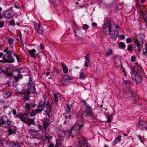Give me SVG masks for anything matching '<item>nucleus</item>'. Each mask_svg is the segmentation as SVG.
Here are the masks:
<instances>
[{
    "label": "nucleus",
    "mask_w": 147,
    "mask_h": 147,
    "mask_svg": "<svg viewBox=\"0 0 147 147\" xmlns=\"http://www.w3.org/2000/svg\"><path fill=\"white\" fill-rule=\"evenodd\" d=\"M82 102L83 103V105L85 106V108L86 109V110L84 111L86 112L90 116L94 117V114H93L92 109L90 105L84 100H82Z\"/></svg>",
    "instance_id": "nucleus-1"
},
{
    "label": "nucleus",
    "mask_w": 147,
    "mask_h": 147,
    "mask_svg": "<svg viewBox=\"0 0 147 147\" xmlns=\"http://www.w3.org/2000/svg\"><path fill=\"white\" fill-rule=\"evenodd\" d=\"M134 43L136 45L134 48V50L137 52H140L141 49L142 48L143 42L142 40L141 39H140L139 40L136 39Z\"/></svg>",
    "instance_id": "nucleus-2"
},
{
    "label": "nucleus",
    "mask_w": 147,
    "mask_h": 147,
    "mask_svg": "<svg viewBox=\"0 0 147 147\" xmlns=\"http://www.w3.org/2000/svg\"><path fill=\"white\" fill-rule=\"evenodd\" d=\"M65 109V113L64 114V115L65 117V120L64 122V124L66 123L67 122V121H69V119H71V112H70V108L67 104Z\"/></svg>",
    "instance_id": "nucleus-3"
},
{
    "label": "nucleus",
    "mask_w": 147,
    "mask_h": 147,
    "mask_svg": "<svg viewBox=\"0 0 147 147\" xmlns=\"http://www.w3.org/2000/svg\"><path fill=\"white\" fill-rule=\"evenodd\" d=\"M135 71H132L131 76L132 79L135 80L136 83L141 82L142 80V75L135 74Z\"/></svg>",
    "instance_id": "nucleus-4"
},
{
    "label": "nucleus",
    "mask_w": 147,
    "mask_h": 147,
    "mask_svg": "<svg viewBox=\"0 0 147 147\" xmlns=\"http://www.w3.org/2000/svg\"><path fill=\"white\" fill-rule=\"evenodd\" d=\"M111 30V27L110 23L108 22H106L103 26V31L104 33L106 35L109 34Z\"/></svg>",
    "instance_id": "nucleus-5"
},
{
    "label": "nucleus",
    "mask_w": 147,
    "mask_h": 147,
    "mask_svg": "<svg viewBox=\"0 0 147 147\" xmlns=\"http://www.w3.org/2000/svg\"><path fill=\"white\" fill-rule=\"evenodd\" d=\"M3 15L5 18L10 19L14 16V14L13 12L11 10H7L4 12Z\"/></svg>",
    "instance_id": "nucleus-6"
},
{
    "label": "nucleus",
    "mask_w": 147,
    "mask_h": 147,
    "mask_svg": "<svg viewBox=\"0 0 147 147\" xmlns=\"http://www.w3.org/2000/svg\"><path fill=\"white\" fill-rule=\"evenodd\" d=\"M3 121L2 125L4 127L8 128L11 127V122L7 119L6 116H4L3 117Z\"/></svg>",
    "instance_id": "nucleus-7"
},
{
    "label": "nucleus",
    "mask_w": 147,
    "mask_h": 147,
    "mask_svg": "<svg viewBox=\"0 0 147 147\" xmlns=\"http://www.w3.org/2000/svg\"><path fill=\"white\" fill-rule=\"evenodd\" d=\"M115 30L113 31L111 30L109 33L110 34V37L112 40H115L117 36V26H115Z\"/></svg>",
    "instance_id": "nucleus-8"
},
{
    "label": "nucleus",
    "mask_w": 147,
    "mask_h": 147,
    "mask_svg": "<svg viewBox=\"0 0 147 147\" xmlns=\"http://www.w3.org/2000/svg\"><path fill=\"white\" fill-rule=\"evenodd\" d=\"M46 98L44 99V102L42 104L39 103L37 107V109L35 110V112L37 113H39L42 111H43L45 107V100Z\"/></svg>",
    "instance_id": "nucleus-9"
},
{
    "label": "nucleus",
    "mask_w": 147,
    "mask_h": 147,
    "mask_svg": "<svg viewBox=\"0 0 147 147\" xmlns=\"http://www.w3.org/2000/svg\"><path fill=\"white\" fill-rule=\"evenodd\" d=\"M78 140V142L80 145L82 144L83 147H90L88 145L87 143L85 141L83 137H76Z\"/></svg>",
    "instance_id": "nucleus-10"
},
{
    "label": "nucleus",
    "mask_w": 147,
    "mask_h": 147,
    "mask_svg": "<svg viewBox=\"0 0 147 147\" xmlns=\"http://www.w3.org/2000/svg\"><path fill=\"white\" fill-rule=\"evenodd\" d=\"M35 28L38 33L42 34L44 32V29L39 24L36 23L34 24Z\"/></svg>",
    "instance_id": "nucleus-11"
},
{
    "label": "nucleus",
    "mask_w": 147,
    "mask_h": 147,
    "mask_svg": "<svg viewBox=\"0 0 147 147\" xmlns=\"http://www.w3.org/2000/svg\"><path fill=\"white\" fill-rule=\"evenodd\" d=\"M79 123H78V122H76L74 125L73 127V129H74V130H76V132L77 133L79 132L80 131V129L82 127L84 126L83 124L79 125Z\"/></svg>",
    "instance_id": "nucleus-12"
},
{
    "label": "nucleus",
    "mask_w": 147,
    "mask_h": 147,
    "mask_svg": "<svg viewBox=\"0 0 147 147\" xmlns=\"http://www.w3.org/2000/svg\"><path fill=\"white\" fill-rule=\"evenodd\" d=\"M139 125L140 127L143 130L147 128V122L143 120H140Z\"/></svg>",
    "instance_id": "nucleus-13"
},
{
    "label": "nucleus",
    "mask_w": 147,
    "mask_h": 147,
    "mask_svg": "<svg viewBox=\"0 0 147 147\" xmlns=\"http://www.w3.org/2000/svg\"><path fill=\"white\" fill-rule=\"evenodd\" d=\"M64 84H66L70 82L71 81V77L67 75H64L63 77Z\"/></svg>",
    "instance_id": "nucleus-14"
},
{
    "label": "nucleus",
    "mask_w": 147,
    "mask_h": 147,
    "mask_svg": "<svg viewBox=\"0 0 147 147\" xmlns=\"http://www.w3.org/2000/svg\"><path fill=\"white\" fill-rule=\"evenodd\" d=\"M7 145H9L12 147H20V145L18 142L7 141L6 142Z\"/></svg>",
    "instance_id": "nucleus-15"
},
{
    "label": "nucleus",
    "mask_w": 147,
    "mask_h": 147,
    "mask_svg": "<svg viewBox=\"0 0 147 147\" xmlns=\"http://www.w3.org/2000/svg\"><path fill=\"white\" fill-rule=\"evenodd\" d=\"M143 69L141 66V65L138 63H136V74L142 75L143 73Z\"/></svg>",
    "instance_id": "nucleus-16"
},
{
    "label": "nucleus",
    "mask_w": 147,
    "mask_h": 147,
    "mask_svg": "<svg viewBox=\"0 0 147 147\" xmlns=\"http://www.w3.org/2000/svg\"><path fill=\"white\" fill-rule=\"evenodd\" d=\"M46 107L47 109V110L50 113L52 111V107L51 105L50 102L49 101L45 102Z\"/></svg>",
    "instance_id": "nucleus-17"
},
{
    "label": "nucleus",
    "mask_w": 147,
    "mask_h": 147,
    "mask_svg": "<svg viewBox=\"0 0 147 147\" xmlns=\"http://www.w3.org/2000/svg\"><path fill=\"white\" fill-rule=\"evenodd\" d=\"M7 58L8 59H6L5 60L6 62L11 63L14 62L15 60L11 55L7 56Z\"/></svg>",
    "instance_id": "nucleus-18"
},
{
    "label": "nucleus",
    "mask_w": 147,
    "mask_h": 147,
    "mask_svg": "<svg viewBox=\"0 0 147 147\" xmlns=\"http://www.w3.org/2000/svg\"><path fill=\"white\" fill-rule=\"evenodd\" d=\"M28 51L29 54L32 57L35 58H36V55L35 53L36 52V51L35 49H33L30 50H29Z\"/></svg>",
    "instance_id": "nucleus-19"
},
{
    "label": "nucleus",
    "mask_w": 147,
    "mask_h": 147,
    "mask_svg": "<svg viewBox=\"0 0 147 147\" xmlns=\"http://www.w3.org/2000/svg\"><path fill=\"white\" fill-rule=\"evenodd\" d=\"M16 130V128L13 126H11L9 128V132L10 134H15Z\"/></svg>",
    "instance_id": "nucleus-20"
},
{
    "label": "nucleus",
    "mask_w": 147,
    "mask_h": 147,
    "mask_svg": "<svg viewBox=\"0 0 147 147\" xmlns=\"http://www.w3.org/2000/svg\"><path fill=\"white\" fill-rule=\"evenodd\" d=\"M28 125V126L30 125L31 124L35 123L34 120L33 119H28L24 123Z\"/></svg>",
    "instance_id": "nucleus-21"
},
{
    "label": "nucleus",
    "mask_w": 147,
    "mask_h": 147,
    "mask_svg": "<svg viewBox=\"0 0 147 147\" xmlns=\"http://www.w3.org/2000/svg\"><path fill=\"white\" fill-rule=\"evenodd\" d=\"M17 116L19 117L20 119L22 122L25 123L26 121V117L24 116V115L23 114H18L17 115Z\"/></svg>",
    "instance_id": "nucleus-22"
},
{
    "label": "nucleus",
    "mask_w": 147,
    "mask_h": 147,
    "mask_svg": "<svg viewBox=\"0 0 147 147\" xmlns=\"http://www.w3.org/2000/svg\"><path fill=\"white\" fill-rule=\"evenodd\" d=\"M85 61L84 65L87 67L89 65L90 63V59L88 58V54H87L86 55L85 57Z\"/></svg>",
    "instance_id": "nucleus-23"
},
{
    "label": "nucleus",
    "mask_w": 147,
    "mask_h": 147,
    "mask_svg": "<svg viewBox=\"0 0 147 147\" xmlns=\"http://www.w3.org/2000/svg\"><path fill=\"white\" fill-rule=\"evenodd\" d=\"M65 131H60L58 134V137L62 138L65 137Z\"/></svg>",
    "instance_id": "nucleus-24"
},
{
    "label": "nucleus",
    "mask_w": 147,
    "mask_h": 147,
    "mask_svg": "<svg viewBox=\"0 0 147 147\" xmlns=\"http://www.w3.org/2000/svg\"><path fill=\"white\" fill-rule=\"evenodd\" d=\"M114 62L115 64H119L120 63V60L118 56H116L114 57Z\"/></svg>",
    "instance_id": "nucleus-25"
},
{
    "label": "nucleus",
    "mask_w": 147,
    "mask_h": 147,
    "mask_svg": "<svg viewBox=\"0 0 147 147\" xmlns=\"http://www.w3.org/2000/svg\"><path fill=\"white\" fill-rule=\"evenodd\" d=\"M72 130L73 129L71 128L68 130L65 131V136L69 137V136H71L72 134Z\"/></svg>",
    "instance_id": "nucleus-26"
},
{
    "label": "nucleus",
    "mask_w": 147,
    "mask_h": 147,
    "mask_svg": "<svg viewBox=\"0 0 147 147\" xmlns=\"http://www.w3.org/2000/svg\"><path fill=\"white\" fill-rule=\"evenodd\" d=\"M55 147H61V140L59 138H57L56 140Z\"/></svg>",
    "instance_id": "nucleus-27"
},
{
    "label": "nucleus",
    "mask_w": 147,
    "mask_h": 147,
    "mask_svg": "<svg viewBox=\"0 0 147 147\" xmlns=\"http://www.w3.org/2000/svg\"><path fill=\"white\" fill-rule=\"evenodd\" d=\"M54 100L55 102L58 101L59 98L60 97V94L59 93L56 94L54 95Z\"/></svg>",
    "instance_id": "nucleus-28"
},
{
    "label": "nucleus",
    "mask_w": 147,
    "mask_h": 147,
    "mask_svg": "<svg viewBox=\"0 0 147 147\" xmlns=\"http://www.w3.org/2000/svg\"><path fill=\"white\" fill-rule=\"evenodd\" d=\"M22 77L23 75L21 74H18V75L17 76H15L14 77L15 80L16 81H18L20 79H21L22 78Z\"/></svg>",
    "instance_id": "nucleus-29"
},
{
    "label": "nucleus",
    "mask_w": 147,
    "mask_h": 147,
    "mask_svg": "<svg viewBox=\"0 0 147 147\" xmlns=\"http://www.w3.org/2000/svg\"><path fill=\"white\" fill-rule=\"evenodd\" d=\"M125 45L124 43L123 42H120L118 45V47L121 49H124L125 47Z\"/></svg>",
    "instance_id": "nucleus-30"
},
{
    "label": "nucleus",
    "mask_w": 147,
    "mask_h": 147,
    "mask_svg": "<svg viewBox=\"0 0 147 147\" xmlns=\"http://www.w3.org/2000/svg\"><path fill=\"white\" fill-rule=\"evenodd\" d=\"M113 51L111 49H109L106 52L105 55L107 56L111 55H112Z\"/></svg>",
    "instance_id": "nucleus-31"
},
{
    "label": "nucleus",
    "mask_w": 147,
    "mask_h": 147,
    "mask_svg": "<svg viewBox=\"0 0 147 147\" xmlns=\"http://www.w3.org/2000/svg\"><path fill=\"white\" fill-rule=\"evenodd\" d=\"M126 92L127 93V95L130 97H132L133 96L134 94L132 92L131 90L129 89L126 91Z\"/></svg>",
    "instance_id": "nucleus-32"
},
{
    "label": "nucleus",
    "mask_w": 147,
    "mask_h": 147,
    "mask_svg": "<svg viewBox=\"0 0 147 147\" xmlns=\"http://www.w3.org/2000/svg\"><path fill=\"white\" fill-rule=\"evenodd\" d=\"M23 90L19 88H17L15 90V92L18 94H22L23 93Z\"/></svg>",
    "instance_id": "nucleus-33"
},
{
    "label": "nucleus",
    "mask_w": 147,
    "mask_h": 147,
    "mask_svg": "<svg viewBox=\"0 0 147 147\" xmlns=\"http://www.w3.org/2000/svg\"><path fill=\"white\" fill-rule=\"evenodd\" d=\"M49 122L47 121H45L43 124V127L44 128L46 129H47L48 126L49 125Z\"/></svg>",
    "instance_id": "nucleus-34"
},
{
    "label": "nucleus",
    "mask_w": 147,
    "mask_h": 147,
    "mask_svg": "<svg viewBox=\"0 0 147 147\" xmlns=\"http://www.w3.org/2000/svg\"><path fill=\"white\" fill-rule=\"evenodd\" d=\"M13 55L16 57L17 62L18 63H20L21 61V59L20 57L17 54L15 53H13Z\"/></svg>",
    "instance_id": "nucleus-35"
},
{
    "label": "nucleus",
    "mask_w": 147,
    "mask_h": 147,
    "mask_svg": "<svg viewBox=\"0 0 147 147\" xmlns=\"http://www.w3.org/2000/svg\"><path fill=\"white\" fill-rule=\"evenodd\" d=\"M88 114L86 113V112L84 111L82 113V118L86 120V119Z\"/></svg>",
    "instance_id": "nucleus-36"
},
{
    "label": "nucleus",
    "mask_w": 147,
    "mask_h": 147,
    "mask_svg": "<svg viewBox=\"0 0 147 147\" xmlns=\"http://www.w3.org/2000/svg\"><path fill=\"white\" fill-rule=\"evenodd\" d=\"M80 78L84 80L85 78V77L84 76L83 73L81 72L80 75Z\"/></svg>",
    "instance_id": "nucleus-37"
},
{
    "label": "nucleus",
    "mask_w": 147,
    "mask_h": 147,
    "mask_svg": "<svg viewBox=\"0 0 147 147\" xmlns=\"http://www.w3.org/2000/svg\"><path fill=\"white\" fill-rule=\"evenodd\" d=\"M14 81L13 79H11L9 82V85L10 86L14 85Z\"/></svg>",
    "instance_id": "nucleus-38"
},
{
    "label": "nucleus",
    "mask_w": 147,
    "mask_h": 147,
    "mask_svg": "<svg viewBox=\"0 0 147 147\" xmlns=\"http://www.w3.org/2000/svg\"><path fill=\"white\" fill-rule=\"evenodd\" d=\"M63 72L65 73H67L68 72V69L66 67H63Z\"/></svg>",
    "instance_id": "nucleus-39"
},
{
    "label": "nucleus",
    "mask_w": 147,
    "mask_h": 147,
    "mask_svg": "<svg viewBox=\"0 0 147 147\" xmlns=\"http://www.w3.org/2000/svg\"><path fill=\"white\" fill-rule=\"evenodd\" d=\"M133 47L130 45H129L127 46V49L129 52L132 51Z\"/></svg>",
    "instance_id": "nucleus-40"
},
{
    "label": "nucleus",
    "mask_w": 147,
    "mask_h": 147,
    "mask_svg": "<svg viewBox=\"0 0 147 147\" xmlns=\"http://www.w3.org/2000/svg\"><path fill=\"white\" fill-rule=\"evenodd\" d=\"M6 75L9 77H12L13 76V74L12 73H10L8 71H6L5 73Z\"/></svg>",
    "instance_id": "nucleus-41"
},
{
    "label": "nucleus",
    "mask_w": 147,
    "mask_h": 147,
    "mask_svg": "<svg viewBox=\"0 0 147 147\" xmlns=\"http://www.w3.org/2000/svg\"><path fill=\"white\" fill-rule=\"evenodd\" d=\"M9 43L10 45L13 44L14 43L13 40L11 38H10L8 40Z\"/></svg>",
    "instance_id": "nucleus-42"
},
{
    "label": "nucleus",
    "mask_w": 147,
    "mask_h": 147,
    "mask_svg": "<svg viewBox=\"0 0 147 147\" xmlns=\"http://www.w3.org/2000/svg\"><path fill=\"white\" fill-rule=\"evenodd\" d=\"M121 138V136H118L116 138L115 140V142H120V141Z\"/></svg>",
    "instance_id": "nucleus-43"
},
{
    "label": "nucleus",
    "mask_w": 147,
    "mask_h": 147,
    "mask_svg": "<svg viewBox=\"0 0 147 147\" xmlns=\"http://www.w3.org/2000/svg\"><path fill=\"white\" fill-rule=\"evenodd\" d=\"M26 109H30V105L29 103H26L25 106Z\"/></svg>",
    "instance_id": "nucleus-44"
},
{
    "label": "nucleus",
    "mask_w": 147,
    "mask_h": 147,
    "mask_svg": "<svg viewBox=\"0 0 147 147\" xmlns=\"http://www.w3.org/2000/svg\"><path fill=\"white\" fill-rule=\"evenodd\" d=\"M132 41L131 38H128L126 39V42L127 43H129L131 42Z\"/></svg>",
    "instance_id": "nucleus-45"
},
{
    "label": "nucleus",
    "mask_w": 147,
    "mask_h": 147,
    "mask_svg": "<svg viewBox=\"0 0 147 147\" xmlns=\"http://www.w3.org/2000/svg\"><path fill=\"white\" fill-rule=\"evenodd\" d=\"M24 98L25 99L28 100L30 99L29 96L27 94H25L24 97Z\"/></svg>",
    "instance_id": "nucleus-46"
},
{
    "label": "nucleus",
    "mask_w": 147,
    "mask_h": 147,
    "mask_svg": "<svg viewBox=\"0 0 147 147\" xmlns=\"http://www.w3.org/2000/svg\"><path fill=\"white\" fill-rule=\"evenodd\" d=\"M21 69H22L21 68L16 69H15L13 71V72L16 71V72H18V73H20V72H21Z\"/></svg>",
    "instance_id": "nucleus-47"
},
{
    "label": "nucleus",
    "mask_w": 147,
    "mask_h": 147,
    "mask_svg": "<svg viewBox=\"0 0 147 147\" xmlns=\"http://www.w3.org/2000/svg\"><path fill=\"white\" fill-rule=\"evenodd\" d=\"M139 137V139L140 140V141L142 142L143 143L144 142V141L145 140V139L143 138H142L139 137V136H138Z\"/></svg>",
    "instance_id": "nucleus-48"
},
{
    "label": "nucleus",
    "mask_w": 147,
    "mask_h": 147,
    "mask_svg": "<svg viewBox=\"0 0 147 147\" xmlns=\"http://www.w3.org/2000/svg\"><path fill=\"white\" fill-rule=\"evenodd\" d=\"M15 24V21L14 20H12L9 22V24L10 25H13Z\"/></svg>",
    "instance_id": "nucleus-49"
},
{
    "label": "nucleus",
    "mask_w": 147,
    "mask_h": 147,
    "mask_svg": "<svg viewBox=\"0 0 147 147\" xmlns=\"http://www.w3.org/2000/svg\"><path fill=\"white\" fill-rule=\"evenodd\" d=\"M33 91H32V93L33 94H35L36 93V88L35 87L34 85H33V87H32Z\"/></svg>",
    "instance_id": "nucleus-50"
},
{
    "label": "nucleus",
    "mask_w": 147,
    "mask_h": 147,
    "mask_svg": "<svg viewBox=\"0 0 147 147\" xmlns=\"http://www.w3.org/2000/svg\"><path fill=\"white\" fill-rule=\"evenodd\" d=\"M79 30H78L77 31H75V30H74V32L75 35L79 38H80V36H79L78 34H77V33L79 32Z\"/></svg>",
    "instance_id": "nucleus-51"
},
{
    "label": "nucleus",
    "mask_w": 147,
    "mask_h": 147,
    "mask_svg": "<svg viewBox=\"0 0 147 147\" xmlns=\"http://www.w3.org/2000/svg\"><path fill=\"white\" fill-rule=\"evenodd\" d=\"M88 28V26L87 24H84L83 26V28L84 29H87Z\"/></svg>",
    "instance_id": "nucleus-52"
},
{
    "label": "nucleus",
    "mask_w": 147,
    "mask_h": 147,
    "mask_svg": "<svg viewBox=\"0 0 147 147\" xmlns=\"http://www.w3.org/2000/svg\"><path fill=\"white\" fill-rule=\"evenodd\" d=\"M136 58L135 56H132V57H131V61L132 62L134 61V60L136 59Z\"/></svg>",
    "instance_id": "nucleus-53"
},
{
    "label": "nucleus",
    "mask_w": 147,
    "mask_h": 147,
    "mask_svg": "<svg viewBox=\"0 0 147 147\" xmlns=\"http://www.w3.org/2000/svg\"><path fill=\"white\" fill-rule=\"evenodd\" d=\"M6 54L7 55V56L11 55V51L10 50H9L7 52H6Z\"/></svg>",
    "instance_id": "nucleus-54"
},
{
    "label": "nucleus",
    "mask_w": 147,
    "mask_h": 147,
    "mask_svg": "<svg viewBox=\"0 0 147 147\" xmlns=\"http://www.w3.org/2000/svg\"><path fill=\"white\" fill-rule=\"evenodd\" d=\"M125 84L126 85H129L130 84V82L129 81H125L124 82Z\"/></svg>",
    "instance_id": "nucleus-55"
},
{
    "label": "nucleus",
    "mask_w": 147,
    "mask_h": 147,
    "mask_svg": "<svg viewBox=\"0 0 147 147\" xmlns=\"http://www.w3.org/2000/svg\"><path fill=\"white\" fill-rule=\"evenodd\" d=\"M4 22H0V28H1L2 27H3V26H4Z\"/></svg>",
    "instance_id": "nucleus-56"
},
{
    "label": "nucleus",
    "mask_w": 147,
    "mask_h": 147,
    "mask_svg": "<svg viewBox=\"0 0 147 147\" xmlns=\"http://www.w3.org/2000/svg\"><path fill=\"white\" fill-rule=\"evenodd\" d=\"M14 6L16 8H19V6L18 3H14Z\"/></svg>",
    "instance_id": "nucleus-57"
},
{
    "label": "nucleus",
    "mask_w": 147,
    "mask_h": 147,
    "mask_svg": "<svg viewBox=\"0 0 147 147\" xmlns=\"http://www.w3.org/2000/svg\"><path fill=\"white\" fill-rule=\"evenodd\" d=\"M3 117L1 119H0V126L2 125V123H3Z\"/></svg>",
    "instance_id": "nucleus-58"
},
{
    "label": "nucleus",
    "mask_w": 147,
    "mask_h": 147,
    "mask_svg": "<svg viewBox=\"0 0 147 147\" xmlns=\"http://www.w3.org/2000/svg\"><path fill=\"white\" fill-rule=\"evenodd\" d=\"M31 93L30 91L29 90H28L26 92V94H27L29 96L30 94Z\"/></svg>",
    "instance_id": "nucleus-59"
},
{
    "label": "nucleus",
    "mask_w": 147,
    "mask_h": 147,
    "mask_svg": "<svg viewBox=\"0 0 147 147\" xmlns=\"http://www.w3.org/2000/svg\"><path fill=\"white\" fill-rule=\"evenodd\" d=\"M143 53L145 56L147 57V51H144Z\"/></svg>",
    "instance_id": "nucleus-60"
},
{
    "label": "nucleus",
    "mask_w": 147,
    "mask_h": 147,
    "mask_svg": "<svg viewBox=\"0 0 147 147\" xmlns=\"http://www.w3.org/2000/svg\"><path fill=\"white\" fill-rule=\"evenodd\" d=\"M8 49H9V48L8 47H6L4 50V51H3L5 53V52H7V51H9V50H8Z\"/></svg>",
    "instance_id": "nucleus-61"
},
{
    "label": "nucleus",
    "mask_w": 147,
    "mask_h": 147,
    "mask_svg": "<svg viewBox=\"0 0 147 147\" xmlns=\"http://www.w3.org/2000/svg\"><path fill=\"white\" fill-rule=\"evenodd\" d=\"M12 112H13V114L14 115H16V111L14 109L13 110Z\"/></svg>",
    "instance_id": "nucleus-62"
},
{
    "label": "nucleus",
    "mask_w": 147,
    "mask_h": 147,
    "mask_svg": "<svg viewBox=\"0 0 147 147\" xmlns=\"http://www.w3.org/2000/svg\"><path fill=\"white\" fill-rule=\"evenodd\" d=\"M92 25L94 27H96L97 26V24L95 22H93L92 23Z\"/></svg>",
    "instance_id": "nucleus-63"
},
{
    "label": "nucleus",
    "mask_w": 147,
    "mask_h": 147,
    "mask_svg": "<svg viewBox=\"0 0 147 147\" xmlns=\"http://www.w3.org/2000/svg\"><path fill=\"white\" fill-rule=\"evenodd\" d=\"M48 147H55L54 145L52 144H49Z\"/></svg>",
    "instance_id": "nucleus-64"
}]
</instances>
